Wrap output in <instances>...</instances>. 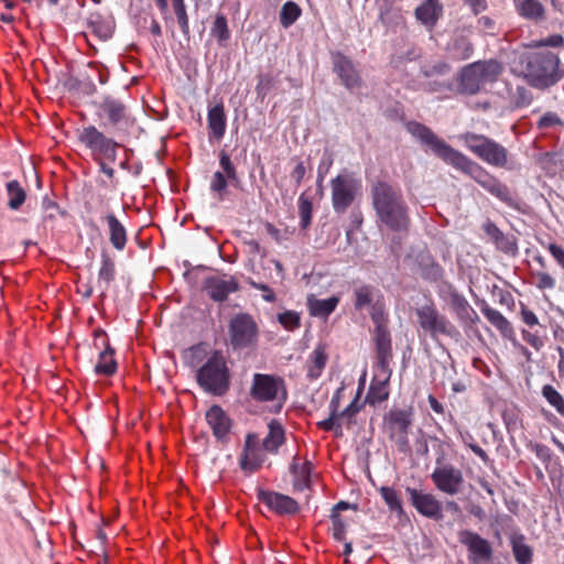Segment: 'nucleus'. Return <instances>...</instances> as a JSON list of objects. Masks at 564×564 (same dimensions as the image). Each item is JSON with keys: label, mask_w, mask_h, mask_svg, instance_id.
I'll return each instance as SVG.
<instances>
[{"label": "nucleus", "mask_w": 564, "mask_h": 564, "mask_svg": "<svg viewBox=\"0 0 564 564\" xmlns=\"http://www.w3.org/2000/svg\"><path fill=\"white\" fill-rule=\"evenodd\" d=\"M408 129L445 163L470 175L481 187L501 202L508 204L512 202L510 191L505 184L490 175L478 163L471 161L469 158L447 144L444 140L440 139L427 127L421 123L411 122L409 123Z\"/></svg>", "instance_id": "f257e3e1"}, {"label": "nucleus", "mask_w": 564, "mask_h": 564, "mask_svg": "<svg viewBox=\"0 0 564 564\" xmlns=\"http://www.w3.org/2000/svg\"><path fill=\"white\" fill-rule=\"evenodd\" d=\"M371 198L380 227L400 234L410 230L409 207L399 189L384 181H377L371 186Z\"/></svg>", "instance_id": "f03ea898"}, {"label": "nucleus", "mask_w": 564, "mask_h": 564, "mask_svg": "<svg viewBox=\"0 0 564 564\" xmlns=\"http://www.w3.org/2000/svg\"><path fill=\"white\" fill-rule=\"evenodd\" d=\"M558 64L560 59L554 53L531 54L523 69L524 78L533 87L546 88L561 78Z\"/></svg>", "instance_id": "7ed1b4c3"}, {"label": "nucleus", "mask_w": 564, "mask_h": 564, "mask_svg": "<svg viewBox=\"0 0 564 564\" xmlns=\"http://www.w3.org/2000/svg\"><path fill=\"white\" fill-rule=\"evenodd\" d=\"M502 69L501 63L496 59L471 63L460 72L459 88L465 94L475 95L486 85L495 83Z\"/></svg>", "instance_id": "20e7f679"}, {"label": "nucleus", "mask_w": 564, "mask_h": 564, "mask_svg": "<svg viewBox=\"0 0 564 564\" xmlns=\"http://www.w3.org/2000/svg\"><path fill=\"white\" fill-rule=\"evenodd\" d=\"M466 148L480 160L496 167H503L508 162L507 150L496 141L476 133H465L460 137Z\"/></svg>", "instance_id": "39448f33"}, {"label": "nucleus", "mask_w": 564, "mask_h": 564, "mask_svg": "<svg viewBox=\"0 0 564 564\" xmlns=\"http://www.w3.org/2000/svg\"><path fill=\"white\" fill-rule=\"evenodd\" d=\"M197 379L206 391L216 395L224 394L229 386V377L223 356L214 354L199 369Z\"/></svg>", "instance_id": "423d86ee"}, {"label": "nucleus", "mask_w": 564, "mask_h": 564, "mask_svg": "<svg viewBox=\"0 0 564 564\" xmlns=\"http://www.w3.org/2000/svg\"><path fill=\"white\" fill-rule=\"evenodd\" d=\"M361 181L352 173H339L330 182L332 203L336 213H345L361 192Z\"/></svg>", "instance_id": "0eeeda50"}, {"label": "nucleus", "mask_w": 564, "mask_h": 564, "mask_svg": "<svg viewBox=\"0 0 564 564\" xmlns=\"http://www.w3.org/2000/svg\"><path fill=\"white\" fill-rule=\"evenodd\" d=\"M415 315L420 328L433 339H437L440 336L454 337L458 334L456 327L446 316L440 314L434 304L416 308Z\"/></svg>", "instance_id": "6e6552de"}, {"label": "nucleus", "mask_w": 564, "mask_h": 564, "mask_svg": "<svg viewBox=\"0 0 564 564\" xmlns=\"http://www.w3.org/2000/svg\"><path fill=\"white\" fill-rule=\"evenodd\" d=\"M78 140L88 148L96 159L115 160L116 151L119 147L112 139L107 138L95 126L84 127L78 132Z\"/></svg>", "instance_id": "1a4fd4ad"}, {"label": "nucleus", "mask_w": 564, "mask_h": 564, "mask_svg": "<svg viewBox=\"0 0 564 564\" xmlns=\"http://www.w3.org/2000/svg\"><path fill=\"white\" fill-rule=\"evenodd\" d=\"M250 395L260 402L274 400L283 402L286 398L284 382L281 378L272 375L256 373L253 376Z\"/></svg>", "instance_id": "9d476101"}, {"label": "nucleus", "mask_w": 564, "mask_h": 564, "mask_svg": "<svg viewBox=\"0 0 564 564\" xmlns=\"http://www.w3.org/2000/svg\"><path fill=\"white\" fill-rule=\"evenodd\" d=\"M230 343L235 348H243L256 343L258 327L248 314L236 315L229 324Z\"/></svg>", "instance_id": "9b49d317"}, {"label": "nucleus", "mask_w": 564, "mask_h": 564, "mask_svg": "<svg viewBox=\"0 0 564 564\" xmlns=\"http://www.w3.org/2000/svg\"><path fill=\"white\" fill-rule=\"evenodd\" d=\"M431 479L437 490L449 495H457L464 484L463 473L453 465L436 467L431 474Z\"/></svg>", "instance_id": "f8f14e48"}, {"label": "nucleus", "mask_w": 564, "mask_h": 564, "mask_svg": "<svg viewBox=\"0 0 564 564\" xmlns=\"http://www.w3.org/2000/svg\"><path fill=\"white\" fill-rule=\"evenodd\" d=\"M406 494L410 497L412 506L420 514L435 520L443 517L442 503L434 495L410 487L406 488Z\"/></svg>", "instance_id": "ddd939ff"}, {"label": "nucleus", "mask_w": 564, "mask_h": 564, "mask_svg": "<svg viewBox=\"0 0 564 564\" xmlns=\"http://www.w3.org/2000/svg\"><path fill=\"white\" fill-rule=\"evenodd\" d=\"M377 327L375 330V343L377 352V371L387 378V370L389 369L392 359L391 338L387 327L378 322V317L373 316Z\"/></svg>", "instance_id": "4468645a"}, {"label": "nucleus", "mask_w": 564, "mask_h": 564, "mask_svg": "<svg viewBox=\"0 0 564 564\" xmlns=\"http://www.w3.org/2000/svg\"><path fill=\"white\" fill-rule=\"evenodd\" d=\"M264 449L258 435L248 434L246 437L243 455L240 459L242 470L253 473L261 467L265 459Z\"/></svg>", "instance_id": "2eb2a0df"}, {"label": "nucleus", "mask_w": 564, "mask_h": 564, "mask_svg": "<svg viewBox=\"0 0 564 564\" xmlns=\"http://www.w3.org/2000/svg\"><path fill=\"white\" fill-rule=\"evenodd\" d=\"M258 498L269 510L280 516L294 514L299 511V505L293 498L279 492L260 491Z\"/></svg>", "instance_id": "dca6fc26"}, {"label": "nucleus", "mask_w": 564, "mask_h": 564, "mask_svg": "<svg viewBox=\"0 0 564 564\" xmlns=\"http://www.w3.org/2000/svg\"><path fill=\"white\" fill-rule=\"evenodd\" d=\"M204 290L214 301L221 302L238 290V283L232 276L215 275L205 280Z\"/></svg>", "instance_id": "f3484780"}, {"label": "nucleus", "mask_w": 564, "mask_h": 564, "mask_svg": "<svg viewBox=\"0 0 564 564\" xmlns=\"http://www.w3.org/2000/svg\"><path fill=\"white\" fill-rule=\"evenodd\" d=\"M459 541L467 546L471 554L469 558L473 562L477 560L487 561L491 557L492 550L489 542L479 534L471 531H463L459 534Z\"/></svg>", "instance_id": "a211bd4d"}, {"label": "nucleus", "mask_w": 564, "mask_h": 564, "mask_svg": "<svg viewBox=\"0 0 564 564\" xmlns=\"http://www.w3.org/2000/svg\"><path fill=\"white\" fill-rule=\"evenodd\" d=\"M328 346L325 343H318L314 349L310 352L306 362V377L310 380L318 379L328 361Z\"/></svg>", "instance_id": "6ab92c4d"}, {"label": "nucleus", "mask_w": 564, "mask_h": 564, "mask_svg": "<svg viewBox=\"0 0 564 564\" xmlns=\"http://www.w3.org/2000/svg\"><path fill=\"white\" fill-rule=\"evenodd\" d=\"M334 70L340 77L343 84L349 88H357L360 85V78L352 62L345 55L337 53L333 57Z\"/></svg>", "instance_id": "aec40b11"}, {"label": "nucleus", "mask_w": 564, "mask_h": 564, "mask_svg": "<svg viewBox=\"0 0 564 564\" xmlns=\"http://www.w3.org/2000/svg\"><path fill=\"white\" fill-rule=\"evenodd\" d=\"M207 122L209 129V138L216 140L223 139L227 126L225 106L223 102H218L208 108Z\"/></svg>", "instance_id": "412c9836"}, {"label": "nucleus", "mask_w": 564, "mask_h": 564, "mask_svg": "<svg viewBox=\"0 0 564 564\" xmlns=\"http://www.w3.org/2000/svg\"><path fill=\"white\" fill-rule=\"evenodd\" d=\"M206 421L218 440H224L228 435L231 423L220 406H212L206 412Z\"/></svg>", "instance_id": "4be33fe9"}, {"label": "nucleus", "mask_w": 564, "mask_h": 564, "mask_svg": "<svg viewBox=\"0 0 564 564\" xmlns=\"http://www.w3.org/2000/svg\"><path fill=\"white\" fill-rule=\"evenodd\" d=\"M106 117L110 126H118L128 121L126 106L117 99L107 98L100 105L99 117Z\"/></svg>", "instance_id": "5701e85b"}, {"label": "nucleus", "mask_w": 564, "mask_h": 564, "mask_svg": "<svg viewBox=\"0 0 564 564\" xmlns=\"http://www.w3.org/2000/svg\"><path fill=\"white\" fill-rule=\"evenodd\" d=\"M391 371L387 370V378L381 375V371H378L376 377L370 383L368 393L366 395V402L376 405L386 401L389 397V388L388 382L390 379Z\"/></svg>", "instance_id": "b1692460"}, {"label": "nucleus", "mask_w": 564, "mask_h": 564, "mask_svg": "<svg viewBox=\"0 0 564 564\" xmlns=\"http://www.w3.org/2000/svg\"><path fill=\"white\" fill-rule=\"evenodd\" d=\"M269 433L263 438L261 445L268 453H278L280 446L285 443V430L280 422L272 420L269 425Z\"/></svg>", "instance_id": "393cba45"}, {"label": "nucleus", "mask_w": 564, "mask_h": 564, "mask_svg": "<svg viewBox=\"0 0 564 564\" xmlns=\"http://www.w3.org/2000/svg\"><path fill=\"white\" fill-rule=\"evenodd\" d=\"M518 14L527 20L540 21L545 17V8L539 0H513Z\"/></svg>", "instance_id": "a878e982"}, {"label": "nucleus", "mask_w": 564, "mask_h": 564, "mask_svg": "<svg viewBox=\"0 0 564 564\" xmlns=\"http://www.w3.org/2000/svg\"><path fill=\"white\" fill-rule=\"evenodd\" d=\"M449 305L456 316L463 322L473 323L478 317L467 300L457 292L451 293Z\"/></svg>", "instance_id": "bb28decb"}, {"label": "nucleus", "mask_w": 564, "mask_h": 564, "mask_svg": "<svg viewBox=\"0 0 564 564\" xmlns=\"http://www.w3.org/2000/svg\"><path fill=\"white\" fill-rule=\"evenodd\" d=\"M338 303V296H332L329 299L319 300L312 295L307 299L310 314L316 317H328L335 311Z\"/></svg>", "instance_id": "cd10ccee"}, {"label": "nucleus", "mask_w": 564, "mask_h": 564, "mask_svg": "<svg viewBox=\"0 0 564 564\" xmlns=\"http://www.w3.org/2000/svg\"><path fill=\"white\" fill-rule=\"evenodd\" d=\"M106 221L109 228V239L111 245L117 250H122L127 243V231L123 225L118 220L113 214L106 216Z\"/></svg>", "instance_id": "c85d7f7f"}, {"label": "nucleus", "mask_w": 564, "mask_h": 564, "mask_svg": "<svg viewBox=\"0 0 564 564\" xmlns=\"http://www.w3.org/2000/svg\"><path fill=\"white\" fill-rule=\"evenodd\" d=\"M485 317L508 339L514 335L511 323L497 310L486 306L481 310Z\"/></svg>", "instance_id": "c756f323"}, {"label": "nucleus", "mask_w": 564, "mask_h": 564, "mask_svg": "<svg viewBox=\"0 0 564 564\" xmlns=\"http://www.w3.org/2000/svg\"><path fill=\"white\" fill-rule=\"evenodd\" d=\"M442 8L435 0H427L416 8L415 15L417 20L427 25H434L441 14Z\"/></svg>", "instance_id": "7c9ffc66"}, {"label": "nucleus", "mask_w": 564, "mask_h": 564, "mask_svg": "<svg viewBox=\"0 0 564 564\" xmlns=\"http://www.w3.org/2000/svg\"><path fill=\"white\" fill-rule=\"evenodd\" d=\"M115 352L111 348L107 347L99 354L98 360L95 366V371L98 375L111 376L117 370V362L113 357Z\"/></svg>", "instance_id": "2f4dec72"}, {"label": "nucleus", "mask_w": 564, "mask_h": 564, "mask_svg": "<svg viewBox=\"0 0 564 564\" xmlns=\"http://www.w3.org/2000/svg\"><path fill=\"white\" fill-rule=\"evenodd\" d=\"M291 468L296 479V486H299L300 488L307 487L310 484V477L312 473L311 462L295 457L293 459Z\"/></svg>", "instance_id": "473e14b6"}, {"label": "nucleus", "mask_w": 564, "mask_h": 564, "mask_svg": "<svg viewBox=\"0 0 564 564\" xmlns=\"http://www.w3.org/2000/svg\"><path fill=\"white\" fill-rule=\"evenodd\" d=\"M339 401L337 397H334L330 401V415L328 419L317 423V426L324 431H334L337 435L341 434L343 421L338 415Z\"/></svg>", "instance_id": "72a5a7b5"}, {"label": "nucleus", "mask_w": 564, "mask_h": 564, "mask_svg": "<svg viewBox=\"0 0 564 564\" xmlns=\"http://www.w3.org/2000/svg\"><path fill=\"white\" fill-rule=\"evenodd\" d=\"M7 192L9 196L8 206L13 210L19 209L25 202V191L21 187L18 181H10L7 184Z\"/></svg>", "instance_id": "f704fd0d"}, {"label": "nucleus", "mask_w": 564, "mask_h": 564, "mask_svg": "<svg viewBox=\"0 0 564 564\" xmlns=\"http://www.w3.org/2000/svg\"><path fill=\"white\" fill-rule=\"evenodd\" d=\"M542 397L564 417V397L551 384H545L541 390Z\"/></svg>", "instance_id": "c9c22d12"}, {"label": "nucleus", "mask_w": 564, "mask_h": 564, "mask_svg": "<svg viewBox=\"0 0 564 564\" xmlns=\"http://www.w3.org/2000/svg\"><path fill=\"white\" fill-rule=\"evenodd\" d=\"M301 8L293 1H288L282 7L280 21L284 28L291 26L301 15Z\"/></svg>", "instance_id": "e433bc0d"}, {"label": "nucleus", "mask_w": 564, "mask_h": 564, "mask_svg": "<svg viewBox=\"0 0 564 564\" xmlns=\"http://www.w3.org/2000/svg\"><path fill=\"white\" fill-rule=\"evenodd\" d=\"M452 56L458 61L467 59L473 54V45L465 37L456 39L451 48Z\"/></svg>", "instance_id": "4c0bfd02"}, {"label": "nucleus", "mask_w": 564, "mask_h": 564, "mask_svg": "<svg viewBox=\"0 0 564 564\" xmlns=\"http://www.w3.org/2000/svg\"><path fill=\"white\" fill-rule=\"evenodd\" d=\"M380 495L389 509L395 512H402V502L399 492L391 487H381Z\"/></svg>", "instance_id": "58836bf2"}, {"label": "nucleus", "mask_w": 564, "mask_h": 564, "mask_svg": "<svg viewBox=\"0 0 564 564\" xmlns=\"http://www.w3.org/2000/svg\"><path fill=\"white\" fill-rule=\"evenodd\" d=\"M115 263L108 256H102L101 267L98 272L99 283H104L107 288L110 282L115 279Z\"/></svg>", "instance_id": "ea45409f"}, {"label": "nucleus", "mask_w": 564, "mask_h": 564, "mask_svg": "<svg viewBox=\"0 0 564 564\" xmlns=\"http://www.w3.org/2000/svg\"><path fill=\"white\" fill-rule=\"evenodd\" d=\"M355 307L362 310L373 301V289L369 285H361L355 290Z\"/></svg>", "instance_id": "a19ab883"}, {"label": "nucleus", "mask_w": 564, "mask_h": 564, "mask_svg": "<svg viewBox=\"0 0 564 564\" xmlns=\"http://www.w3.org/2000/svg\"><path fill=\"white\" fill-rule=\"evenodd\" d=\"M390 422L402 433L406 434L411 426V414L404 410H397L390 413Z\"/></svg>", "instance_id": "79ce46f5"}, {"label": "nucleus", "mask_w": 564, "mask_h": 564, "mask_svg": "<svg viewBox=\"0 0 564 564\" xmlns=\"http://www.w3.org/2000/svg\"><path fill=\"white\" fill-rule=\"evenodd\" d=\"M228 181L227 176L220 171L215 172L212 177L210 191L217 195L219 200H223L225 197Z\"/></svg>", "instance_id": "37998d69"}, {"label": "nucleus", "mask_w": 564, "mask_h": 564, "mask_svg": "<svg viewBox=\"0 0 564 564\" xmlns=\"http://www.w3.org/2000/svg\"><path fill=\"white\" fill-rule=\"evenodd\" d=\"M521 335L523 340L535 350H540L544 346L543 336L538 327L522 329Z\"/></svg>", "instance_id": "c03bdc74"}, {"label": "nucleus", "mask_w": 564, "mask_h": 564, "mask_svg": "<svg viewBox=\"0 0 564 564\" xmlns=\"http://www.w3.org/2000/svg\"><path fill=\"white\" fill-rule=\"evenodd\" d=\"M300 319V314L294 311H285L278 315V321L286 330L299 328Z\"/></svg>", "instance_id": "a18cd8bd"}, {"label": "nucleus", "mask_w": 564, "mask_h": 564, "mask_svg": "<svg viewBox=\"0 0 564 564\" xmlns=\"http://www.w3.org/2000/svg\"><path fill=\"white\" fill-rule=\"evenodd\" d=\"M513 554L519 564H530L532 561V551L524 543L514 542Z\"/></svg>", "instance_id": "49530a36"}, {"label": "nucleus", "mask_w": 564, "mask_h": 564, "mask_svg": "<svg viewBox=\"0 0 564 564\" xmlns=\"http://www.w3.org/2000/svg\"><path fill=\"white\" fill-rule=\"evenodd\" d=\"M219 165L221 167V171L228 180H237V171L235 165L231 162V159L228 153L225 151H221L219 154Z\"/></svg>", "instance_id": "de8ad7c7"}, {"label": "nucleus", "mask_w": 564, "mask_h": 564, "mask_svg": "<svg viewBox=\"0 0 564 564\" xmlns=\"http://www.w3.org/2000/svg\"><path fill=\"white\" fill-rule=\"evenodd\" d=\"M533 283L540 290L553 289L555 286L554 278L544 271H538L532 274Z\"/></svg>", "instance_id": "09e8293b"}, {"label": "nucleus", "mask_w": 564, "mask_h": 564, "mask_svg": "<svg viewBox=\"0 0 564 564\" xmlns=\"http://www.w3.org/2000/svg\"><path fill=\"white\" fill-rule=\"evenodd\" d=\"M213 34L219 41H226L229 39V30H228L227 20L225 17L219 15L215 19L214 26H213Z\"/></svg>", "instance_id": "8fccbe9b"}, {"label": "nucleus", "mask_w": 564, "mask_h": 564, "mask_svg": "<svg viewBox=\"0 0 564 564\" xmlns=\"http://www.w3.org/2000/svg\"><path fill=\"white\" fill-rule=\"evenodd\" d=\"M361 390V387H359ZM360 393V391H358ZM358 395H356L355 400L340 413H338L339 419L343 421V424L349 426L352 423L354 415L360 410V406L357 405Z\"/></svg>", "instance_id": "3c124183"}, {"label": "nucleus", "mask_w": 564, "mask_h": 564, "mask_svg": "<svg viewBox=\"0 0 564 564\" xmlns=\"http://www.w3.org/2000/svg\"><path fill=\"white\" fill-rule=\"evenodd\" d=\"M174 12L177 18V22L184 32L188 31V18L185 10L184 0L173 2Z\"/></svg>", "instance_id": "603ef678"}, {"label": "nucleus", "mask_w": 564, "mask_h": 564, "mask_svg": "<svg viewBox=\"0 0 564 564\" xmlns=\"http://www.w3.org/2000/svg\"><path fill=\"white\" fill-rule=\"evenodd\" d=\"M332 534L337 541H345L346 539V524L338 514L332 517Z\"/></svg>", "instance_id": "864d4df0"}, {"label": "nucleus", "mask_w": 564, "mask_h": 564, "mask_svg": "<svg viewBox=\"0 0 564 564\" xmlns=\"http://www.w3.org/2000/svg\"><path fill=\"white\" fill-rule=\"evenodd\" d=\"M563 43H564V39L558 34H554V35L547 36L543 40L534 41L531 44V46H533V47H540V46L557 47V46H562Z\"/></svg>", "instance_id": "5fc2aeb1"}, {"label": "nucleus", "mask_w": 564, "mask_h": 564, "mask_svg": "<svg viewBox=\"0 0 564 564\" xmlns=\"http://www.w3.org/2000/svg\"><path fill=\"white\" fill-rule=\"evenodd\" d=\"M546 249L552 256V258L555 260L557 265L564 270V248L556 243H549L546 246Z\"/></svg>", "instance_id": "6e6d98bb"}, {"label": "nucleus", "mask_w": 564, "mask_h": 564, "mask_svg": "<svg viewBox=\"0 0 564 564\" xmlns=\"http://www.w3.org/2000/svg\"><path fill=\"white\" fill-rule=\"evenodd\" d=\"M520 315H521V319L522 322L529 327V328H535V327H540V324H539V318L538 316L535 315L534 312H532L531 310L527 308V307H522L521 308V312H520Z\"/></svg>", "instance_id": "4d7b16f0"}, {"label": "nucleus", "mask_w": 564, "mask_h": 564, "mask_svg": "<svg viewBox=\"0 0 564 564\" xmlns=\"http://www.w3.org/2000/svg\"><path fill=\"white\" fill-rule=\"evenodd\" d=\"M556 124H562V121L558 116L553 112H547L542 116L538 123L540 129H546Z\"/></svg>", "instance_id": "13d9d810"}, {"label": "nucleus", "mask_w": 564, "mask_h": 564, "mask_svg": "<svg viewBox=\"0 0 564 564\" xmlns=\"http://www.w3.org/2000/svg\"><path fill=\"white\" fill-rule=\"evenodd\" d=\"M250 285L257 290L262 291V299L269 303L275 301V294L271 288L263 283H257L254 281L250 282Z\"/></svg>", "instance_id": "bf43d9fd"}, {"label": "nucleus", "mask_w": 564, "mask_h": 564, "mask_svg": "<svg viewBox=\"0 0 564 564\" xmlns=\"http://www.w3.org/2000/svg\"><path fill=\"white\" fill-rule=\"evenodd\" d=\"M306 174V167L302 161H296L293 171L291 172V178L296 185H300Z\"/></svg>", "instance_id": "052dcab7"}, {"label": "nucleus", "mask_w": 564, "mask_h": 564, "mask_svg": "<svg viewBox=\"0 0 564 564\" xmlns=\"http://www.w3.org/2000/svg\"><path fill=\"white\" fill-rule=\"evenodd\" d=\"M484 230L495 241H499L502 238V232L490 221H487L484 225Z\"/></svg>", "instance_id": "680f3d73"}, {"label": "nucleus", "mask_w": 564, "mask_h": 564, "mask_svg": "<svg viewBox=\"0 0 564 564\" xmlns=\"http://www.w3.org/2000/svg\"><path fill=\"white\" fill-rule=\"evenodd\" d=\"M478 26L485 33H492L495 29V22L488 17H481L478 19Z\"/></svg>", "instance_id": "e2e57ef3"}, {"label": "nucleus", "mask_w": 564, "mask_h": 564, "mask_svg": "<svg viewBox=\"0 0 564 564\" xmlns=\"http://www.w3.org/2000/svg\"><path fill=\"white\" fill-rule=\"evenodd\" d=\"M535 455L541 458L542 460H546L550 458V449L547 446L542 444H536L534 446Z\"/></svg>", "instance_id": "0e129e2a"}, {"label": "nucleus", "mask_w": 564, "mask_h": 564, "mask_svg": "<svg viewBox=\"0 0 564 564\" xmlns=\"http://www.w3.org/2000/svg\"><path fill=\"white\" fill-rule=\"evenodd\" d=\"M465 2L473 9L475 13H479L486 9L485 0H465Z\"/></svg>", "instance_id": "69168bd1"}, {"label": "nucleus", "mask_w": 564, "mask_h": 564, "mask_svg": "<svg viewBox=\"0 0 564 564\" xmlns=\"http://www.w3.org/2000/svg\"><path fill=\"white\" fill-rule=\"evenodd\" d=\"M429 403H430V406L431 409L438 413V414H443L444 413V408L443 405L436 400L435 397L433 395H429Z\"/></svg>", "instance_id": "338daca9"}, {"label": "nucleus", "mask_w": 564, "mask_h": 564, "mask_svg": "<svg viewBox=\"0 0 564 564\" xmlns=\"http://www.w3.org/2000/svg\"><path fill=\"white\" fill-rule=\"evenodd\" d=\"M469 447L482 462H488V455L480 446L476 444H469Z\"/></svg>", "instance_id": "774afa93"}]
</instances>
